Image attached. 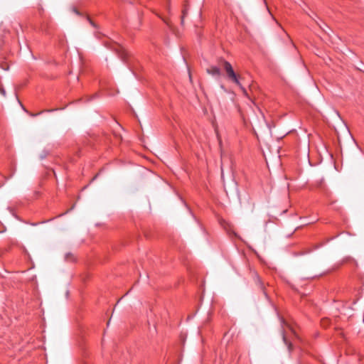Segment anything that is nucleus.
Masks as SVG:
<instances>
[{
    "label": "nucleus",
    "instance_id": "f257e3e1",
    "mask_svg": "<svg viewBox=\"0 0 364 364\" xmlns=\"http://www.w3.org/2000/svg\"><path fill=\"white\" fill-rule=\"evenodd\" d=\"M223 68H224L225 71L226 72L228 78L230 81L233 82L237 85H238L240 87V89L242 90L243 93L247 95V91L242 86L241 83L240 82L239 76L235 73L232 65L229 62L225 60L223 62Z\"/></svg>",
    "mask_w": 364,
    "mask_h": 364
},
{
    "label": "nucleus",
    "instance_id": "f03ea898",
    "mask_svg": "<svg viewBox=\"0 0 364 364\" xmlns=\"http://www.w3.org/2000/svg\"><path fill=\"white\" fill-rule=\"evenodd\" d=\"M113 49L114 52L117 54L119 58H120L123 61H125L127 60L128 54L124 47H122L119 44H117L114 46V48Z\"/></svg>",
    "mask_w": 364,
    "mask_h": 364
},
{
    "label": "nucleus",
    "instance_id": "7ed1b4c3",
    "mask_svg": "<svg viewBox=\"0 0 364 364\" xmlns=\"http://www.w3.org/2000/svg\"><path fill=\"white\" fill-rule=\"evenodd\" d=\"M207 73L213 76H220V69L215 65L210 66L207 69Z\"/></svg>",
    "mask_w": 364,
    "mask_h": 364
},
{
    "label": "nucleus",
    "instance_id": "20e7f679",
    "mask_svg": "<svg viewBox=\"0 0 364 364\" xmlns=\"http://www.w3.org/2000/svg\"><path fill=\"white\" fill-rule=\"evenodd\" d=\"M254 279H255L256 284L258 285L259 288L262 291H264V284L262 282L260 277L257 275V273H255ZM264 294H266L265 292H264Z\"/></svg>",
    "mask_w": 364,
    "mask_h": 364
},
{
    "label": "nucleus",
    "instance_id": "39448f33",
    "mask_svg": "<svg viewBox=\"0 0 364 364\" xmlns=\"http://www.w3.org/2000/svg\"><path fill=\"white\" fill-rule=\"evenodd\" d=\"M283 341L285 344L287 346L289 350L291 351L292 350V344L291 342L288 341L285 334L283 333Z\"/></svg>",
    "mask_w": 364,
    "mask_h": 364
},
{
    "label": "nucleus",
    "instance_id": "423d86ee",
    "mask_svg": "<svg viewBox=\"0 0 364 364\" xmlns=\"http://www.w3.org/2000/svg\"><path fill=\"white\" fill-rule=\"evenodd\" d=\"M188 7L186 6H185V7L183 8V9L182 11V16H181V23L182 24L183 23L184 18L188 14Z\"/></svg>",
    "mask_w": 364,
    "mask_h": 364
},
{
    "label": "nucleus",
    "instance_id": "0eeeda50",
    "mask_svg": "<svg viewBox=\"0 0 364 364\" xmlns=\"http://www.w3.org/2000/svg\"><path fill=\"white\" fill-rule=\"evenodd\" d=\"M65 259L68 262H73L75 260L74 256L71 253H68L65 255Z\"/></svg>",
    "mask_w": 364,
    "mask_h": 364
},
{
    "label": "nucleus",
    "instance_id": "6e6552de",
    "mask_svg": "<svg viewBox=\"0 0 364 364\" xmlns=\"http://www.w3.org/2000/svg\"><path fill=\"white\" fill-rule=\"evenodd\" d=\"M216 134H217V138H218V139L219 144H220V145H221V144H222V140H221V138H220V135H219V134H218V132H216Z\"/></svg>",
    "mask_w": 364,
    "mask_h": 364
},
{
    "label": "nucleus",
    "instance_id": "1a4fd4ad",
    "mask_svg": "<svg viewBox=\"0 0 364 364\" xmlns=\"http://www.w3.org/2000/svg\"><path fill=\"white\" fill-rule=\"evenodd\" d=\"M0 92H1V94L2 95H4V96H5V95H6V92H5L4 89L1 88V89H0Z\"/></svg>",
    "mask_w": 364,
    "mask_h": 364
},
{
    "label": "nucleus",
    "instance_id": "9d476101",
    "mask_svg": "<svg viewBox=\"0 0 364 364\" xmlns=\"http://www.w3.org/2000/svg\"><path fill=\"white\" fill-rule=\"evenodd\" d=\"M289 328H290L291 331L293 333V334H294V335L296 336V333H295V332H294V331L291 328V327H290V326H289Z\"/></svg>",
    "mask_w": 364,
    "mask_h": 364
},
{
    "label": "nucleus",
    "instance_id": "9b49d317",
    "mask_svg": "<svg viewBox=\"0 0 364 364\" xmlns=\"http://www.w3.org/2000/svg\"><path fill=\"white\" fill-rule=\"evenodd\" d=\"M54 109H47V110H44L43 112H53Z\"/></svg>",
    "mask_w": 364,
    "mask_h": 364
},
{
    "label": "nucleus",
    "instance_id": "f8f14e48",
    "mask_svg": "<svg viewBox=\"0 0 364 364\" xmlns=\"http://www.w3.org/2000/svg\"><path fill=\"white\" fill-rule=\"evenodd\" d=\"M90 23H91V24H92V26H95V25H94V23H93V22H92L91 21H90Z\"/></svg>",
    "mask_w": 364,
    "mask_h": 364
},
{
    "label": "nucleus",
    "instance_id": "ddd939ff",
    "mask_svg": "<svg viewBox=\"0 0 364 364\" xmlns=\"http://www.w3.org/2000/svg\"><path fill=\"white\" fill-rule=\"evenodd\" d=\"M42 112H43V111L41 112L40 114L42 113ZM38 114H39V113H38ZM36 116H38V114H36Z\"/></svg>",
    "mask_w": 364,
    "mask_h": 364
}]
</instances>
